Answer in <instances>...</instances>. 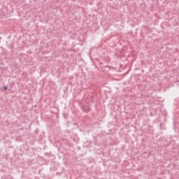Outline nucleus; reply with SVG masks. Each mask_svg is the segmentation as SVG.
Listing matches in <instances>:
<instances>
[{
	"mask_svg": "<svg viewBox=\"0 0 179 179\" xmlns=\"http://www.w3.org/2000/svg\"><path fill=\"white\" fill-rule=\"evenodd\" d=\"M8 89V87H4V90H6Z\"/></svg>",
	"mask_w": 179,
	"mask_h": 179,
	"instance_id": "f257e3e1",
	"label": "nucleus"
}]
</instances>
